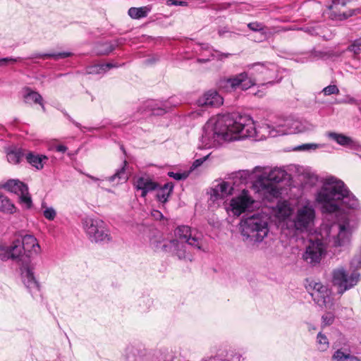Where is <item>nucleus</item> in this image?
Listing matches in <instances>:
<instances>
[{
	"mask_svg": "<svg viewBox=\"0 0 361 361\" xmlns=\"http://www.w3.org/2000/svg\"><path fill=\"white\" fill-rule=\"evenodd\" d=\"M127 165V161H124L123 166L116 171V172L106 179L109 182H114L116 179L118 180L126 181L128 179V176L126 172V166Z\"/></svg>",
	"mask_w": 361,
	"mask_h": 361,
	"instance_id": "obj_32",
	"label": "nucleus"
},
{
	"mask_svg": "<svg viewBox=\"0 0 361 361\" xmlns=\"http://www.w3.org/2000/svg\"><path fill=\"white\" fill-rule=\"evenodd\" d=\"M278 67L272 63H255L247 66V70L240 73L220 79L219 88L226 92L238 89L247 90L253 86L272 85L279 82Z\"/></svg>",
	"mask_w": 361,
	"mask_h": 361,
	"instance_id": "obj_4",
	"label": "nucleus"
},
{
	"mask_svg": "<svg viewBox=\"0 0 361 361\" xmlns=\"http://www.w3.org/2000/svg\"><path fill=\"white\" fill-rule=\"evenodd\" d=\"M333 361H360L358 357L350 354L348 349L336 350L332 355Z\"/></svg>",
	"mask_w": 361,
	"mask_h": 361,
	"instance_id": "obj_24",
	"label": "nucleus"
},
{
	"mask_svg": "<svg viewBox=\"0 0 361 361\" xmlns=\"http://www.w3.org/2000/svg\"><path fill=\"white\" fill-rule=\"evenodd\" d=\"M327 136L331 140H334L338 145L343 147L354 148L356 145L354 141L350 137H348L341 133L330 132L327 133Z\"/></svg>",
	"mask_w": 361,
	"mask_h": 361,
	"instance_id": "obj_22",
	"label": "nucleus"
},
{
	"mask_svg": "<svg viewBox=\"0 0 361 361\" xmlns=\"http://www.w3.org/2000/svg\"><path fill=\"white\" fill-rule=\"evenodd\" d=\"M116 67L115 64L111 63L94 64L87 68L86 72L87 74H103L111 68Z\"/></svg>",
	"mask_w": 361,
	"mask_h": 361,
	"instance_id": "obj_25",
	"label": "nucleus"
},
{
	"mask_svg": "<svg viewBox=\"0 0 361 361\" xmlns=\"http://www.w3.org/2000/svg\"><path fill=\"white\" fill-rule=\"evenodd\" d=\"M168 176L171 178H174L177 180H184L185 179L188 174L187 173H175L173 171H170L168 173Z\"/></svg>",
	"mask_w": 361,
	"mask_h": 361,
	"instance_id": "obj_41",
	"label": "nucleus"
},
{
	"mask_svg": "<svg viewBox=\"0 0 361 361\" xmlns=\"http://www.w3.org/2000/svg\"><path fill=\"white\" fill-rule=\"evenodd\" d=\"M40 252L41 247L37 238L30 234L23 235L21 240H15L9 245L0 244V259H11L19 264L23 283L34 298L41 297V293L40 284L35 276V265L32 259Z\"/></svg>",
	"mask_w": 361,
	"mask_h": 361,
	"instance_id": "obj_3",
	"label": "nucleus"
},
{
	"mask_svg": "<svg viewBox=\"0 0 361 361\" xmlns=\"http://www.w3.org/2000/svg\"><path fill=\"white\" fill-rule=\"evenodd\" d=\"M277 207V217L283 222V226L293 235L307 231L314 226L316 212L310 203L299 205L295 211L286 203Z\"/></svg>",
	"mask_w": 361,
	"mask_h": 361,
	"instance_id": "obj_5",
	"label": "nucleus"
},
{
	"mask_svg": "<svg viewBox=\"0 0 361 361\" xmlns=\"http://www.w3.org/2000/svg\"><path fill=\"white\" fill-rule=\"evenodd\" d=\"M315 202L323 214L336 213L341 204L346 210L339 213L333 224L323 225L320 233L308 240L302 259L312 267L320 264L328 246L335 248L349 246L361 218L359 200L342 180L334 176L323 180L315 194Z\"/></svg>",
	"mask_w": 361,
	"mask_h": 361,
	"instance_id": "obj_1",
	"label": "nucleus"
},
{
	"mask_svg": "<svg viewBox=\"0 0 361 361\" xmlns=\"http://www.w3.org/2000/svg\"><path fill=\"white\" fill-rule=\"evenodd\" d=\"M207 157H208V155H207V156L204 157L203 158H200V159H196V160L192 163V165L191 168H192V169H196V168L199 167L200 166H201V165L203 164V162H204V161H206V159H207Z\"/></svg>",
	"mask_w": 361,
	"mask_h": 361,
	"instance_id": "obj_45",
	"label": "nucleus"
},
{
	"mask_svg": "<svg viewBox=\"0 0 361 361\" xmlns=\"http://www.w3.org/2000/svg\"><path fill=\"white\" fill-rule=\"evenodd\" d=\"M223 33H224V30H219V35H223Z\"/></svg>",
	"mask_w": 361,
	"mask_h": 361,
	"instance_id": "obj_53",
	"label": "nucleus"
},
{
	"mask_svg": "<svg viewBox=\"0 0 361 361\" xmlns=\"http://www.w3.org/2000/svg\"><path fill=\"white\" fill-rule=\"evenodd\" d=\"M72 56H73V53L71 51L51 52L44 54L35 53L30 55L27 59H33L51 58L56 61H58L59 59L71 57Z\"/></svg>",
	"mask_w": 361,
	"mask_h": 361,
	"instance_id": "obj_23",
	"label": "nucleus"
},
{
	"mask_svg": "<svg viewBox=\"0 0 361 361\" xmlns=\"http://www.w3.org/2000/svg\"><path fill=\"white\" fill-rule=\"evenodd\" d=\"M167 2L169 5L183 6L186 4L185 2L178 0H168Z\"/></svg>",
	"mask_w": 361,
	"mask_h": 361,
	"instance_id": "obj_47",
	"label": "nucleus"
},
{
	"mask_svg": "<svg viewBox=\"0 0 361 361\" xmlns=\"http://www.w3.org/2000/svg\"><path fill=\"white\" fill-rule=\"evenodd\" d=\"M351 0H333L332 4L329 6V8L333 10V13L338 20H345L352 16L354 14V11H349L348 12H343L337 13V7L338 6H345Z\"/></svg>",
	"mask_w": 361,
	"mask_h": 361,
	"instance_id": "obj_21",
	"label": "nucleus"
},
{
	"mask_svg": "<svg viewBox=\"0 0 361 361\" xmlns=\"http://www.w3.org/2000/svg\"><path fill=\"white\" fill-rule=\"evenodd\" d=\"M82 228L92 243L109 242L110 231L106 223L100 219L85 216L81 220Z\"/></svg>",
	"mask_w": 361,
	"mask_h": 361,
	"instance_id": "obj_9",
	"label": "nucleus"
},
{
	"mask_svg": "<svg viewBox=\"0 0 361 361\" xmlns=\"http://www.w3.org/2000/svg\"><path fill=\"white\" fill-rule=\"evenodd\" d=\"M149 11L150 8L147 6L131 7L129 8L128 13L133 19H140L146 17Z\"/></svg>",
	"mask_w": 361,
	"mask_h": 361,
	"instance_id": "obj_29",
	"label": "nucleus"
},
{
	"mask_svg": "<svg viewBox=\"0 0 361 361\" xmlns=\"http://www.w3.org/2000/svg\"><path fill=\"white\" fill-rule=\"evenodd\" d=\"M173 189V184L172 183H166L157 193V200L165 203L167 202L169 197Z\"/></svg>",
	"mask_w": 361,
	"mask_h": 361,
	"instance_id": "obj_28",
	"label": "nucleus"
},
{
	"mask_svg": "<svg viewBox=\"0 0 361 361\" xmlns=\"http://www.w3.org/2000/svg\"><path fill=\"white\" fill-rule=\"evenodd\" d=\"M324 147L322 144H315V143H306L298 145L295 148V150L298 151H311L316 150L317 149L322 148Z\"/></svg>",
	"mask_w": 361,
	"mask_h": 361,
	"instance_id": "obj_34",
	"label": "nucleus"
},
{
	"mask_svg": "<svg viewBox=\"0 0 361 361\" xmlns=\"http://www.w3.org/2000/svg\"><path fill=\"white\" fill-rule=\"evenodd\" d=\"M121 42L117 40L115 43L105 42L97 45V52L98 54L106 55L111 53Z\"/></svg>",
	"mask_w": 361,
	"mask_h": 361,
	"instance_id": "obj_30",
	"label": "nucleus"
},
{
	"mask_svg": "<svg viewBox=\"0 0 361 361\" xmlns=\"http://www.w3.org/2000/svg\"><path fill=\"white\" fill-rule=\"evenodd\" d=\"M334 315L331 312H327L322 317V326H329L333 324L334 321Z\"/></svg>",
	"mask_w": 361,
	"mask_h": 361,
	"instance_id": "obj_38",
	"label": "nucleus"
},
{
	"mask_svg": "<svg viewBox=\"0 0 361 361\" xmlns=\"http://www.w3.org/2000/svg\"><path fill=\"white\" fill-rule=\"evenodd\" d=\"M20 61H21V58L20 57H17V58H13V57L2 58V59H0V66L6 65L7 62L15 63V62H18Z\"/></svg>",
	"mask_w": 361,
	"mask_h": 361,
	"instance_id": "obj_44",
	"label": "nucleus"
},
{
	"mask_svg": "<svg viewBox=\"0 0 361 361\" xmlns=\"http://www.w3.org/2000/svg\"><path fill=\"white\" fill-rule=\"evenodd\" d=\"M55 149L59 152L64 153L67 150V147L63 145H58L55 146Z\"/></svg>",
	"mask_w": 361,
	"mask_h": 361,
	"instance_id": "obj_49",
	"label": "nucleus"
},
{
	"mask_svg": "<svg viewBox=\"0 0 361 361\" xmlns=\"http://www.w3.org/2000/svg\"><path fill=\"white\" fill-rule=\"evenodd\" d=\"M250 176L248 171H239L235 175V178H239L241 180V183H246L247 178Z\"/></svg>",
	"mask_w": 361,
	"mask_h": 361,
	"instance_id": "obj_43",
	"label": "nucleus"
},
{
	"mask_svg": "<svg viewBox=\"0 0 361 361\" xmlns=\"http://www.w3.org/2000/svg\"><path fill=\"white\" fill-rule=\"evenodd\" d=\"M234 188L232 183L229 181H217L211 190V199L213 201L224 199L228 195H233Z\"/></svg>",
	"mask_w": 361,
	"mask_h": 361,
	"instance_id": "obj_14",
	"label": "nucleus"
},
{
	"mask_svg": "<svg viewBox=\"0 0 361 361\" xmlns=\"http://www.w3.org/2000/svg\"><path fill=\"white\" fill-rule=\"evenodd\" d=\"M0 212L9 214L16 212L15 205L3 194H0Z\"/></svg>",
	"mask_w": 361,
	"mask_h": 361,
	"instance_id": "obj_26",
	"label": "nucleus"
},
{
	"mask_svg": "<svg viewBox=\"0 0 361 361\" xmlns=\"http://www.w3.org/2000/svg\"><path fill=\"white\" fill-rule=\"evenodd\" d=\"M348 50L354 55L361 54V37L353 40L348 46Z\"/></svg>",
	"mask_w": 361,
	"mask_h": 361,
	"instance_id": "obj_35",
	"label": "nucleus"
},
{
	"mask_svg": "<svg viewBox=\"0 0 361 361\" xmlns=\"http://www.w3.org/2000/svg\"><path fill=\"white\" fill-rule=\"evenodd\" d=\"M42 207L44 208L43 211L44 216L49 221L54 220L56 216L55 209L53 207H44V205H42Z\"/></svg>",
	"mask_w": 361,
	"mask_h": 361,
	"instance_id": "obj_37",
	"label": "nucleus"
},
{
	"mask_svg": "<svg viewBox=\"0 0 361 361\" xmlns=\"http://www.w3.org/2000/svg\"><path fill=\"white\" fill-rule=\"evenodd\" d=\"M262 167L260 166H256L255 169H254V171L255 172H257V171H262Z\"/></svg>",
	"mask_w": 361,
	"mask_h": 361,
	"instance_id": "obj_52",
	"label": "nucleus"
},
{
	"mask_svg": "<svg viewBox=\"0 0 361 361\" xmlns=\"http://www.w3.org/2000/svg\"><path fill=\"white\" fill-rule=\"evenodd\" d=\"M145 355V349L140 345H128L123 354L124 361H138Z\"/></svg>",
	"mask_w": 361,
	"mask_h": 361,
	"instance_id": "obj_17",
	"label": "nucleus"
},
{
	"mask_svg": "<svg viewBox=\"0 0 361 361\" xmlns=\"http://www.w3.org/2000/svg\"><path fill=\"white\" fill-rule=\"evenodd\" d=\"M153 305V300L149 295H144L137 300L139 311L146 312L150 310Z\"/></svg>",
	"mask_w": 361,
	"mask_h": 361,
	"instance_id": "obj_31",
	"label": "nucleus"
},
{
	"mask_svg": "<svg viewBox=\"0 0 361 361\" xmlns=\"http://www.w3.org/2000/svg\"><path fill=\"white\" fill-rule=\"evenodd\" d=\"M27 161L37 170L44 168V164L48 160V157L43 154H37L33 152H28L25 154Z\"/></svg>",
	"mask_w": 361,
	"mask_h": 361,
	"instance_id": "obj_19",
	"label": "nucleus"
},
{
	"mask_svg": "<svg viewBox=\"0 0 361 361\" xmlns=\"http://www.w3.org/2000/svg\"><path fill=\"white\" fill-rule=\"evenodd\" d=\"M63 114L64 116L71 121L72 122L77 128H80V129H82V128H86L85 127H82L79 123L76 122L75 121H74L71 116L67 114L66 112H63Z\"/></svg>",
	"mask_w": 361,
	"mask_h": 361,
	"instance_id": "obj_46",
	"label": "nucleus"
},
{
	"mask_svg": "<svg viewBox=\"0 0 361 361\" xmlns=\"http://www.w3.org/2000/svg\"><path fill=\"white\" fill-rule=\"evenodd\" d=\"M254 200L247 190L243 189L237 196L233 197L229 203L228 211H231L233 215L240 216L252 207Z\"/></svg>",
	"mask_w": 361,
	"mask_h": 361,
	"instance_id": "obj_12",
	"label": "nucleus"
},
{
	"mask_svg": "<svg viewBox=\"0 0 361 361\" xmlns=\"http://www.w3.org/2000/svg\"><path fill=\"white\" fill-rule=\"evenodd\" d=\"M322 92L324 95L338 94L339 93V90L336 85H330L324 87Z\"/></svg>",
	"mask_w": 361,
	"mask_h": 361,
	"instance_id": "obj_40",
	"label": "nucleus"
},
{
	"mask_svg": "<svg viewBox=\"0 0 361 361\" xmlns=\"http://www.w3.org/2000/svg\"><path fill=\"white\" fill-rule=\"evenodd\" d=\"M152 214L155 216V217H162V214L161 212H159V211H154Z\"/></svg>",
	"mask_w": 361,
	"mask_h": 361,
	"instance_id": "obj_51",
	"label": "nucleus"
},
{
	"mask_svg": "<svg viewBox=\"0 0 361 361\" xmlns=\"http://www.w3.org/2000/svg\"><path fill=\"white\" fill-rule=\"evenodd\" d=\"M86 176H87L88 178H90L91 180H94V181H98V182H100V181H101V180H100V179H99V178H96V177H94V176H92L90 175V174H86Z\"/></svg>",
	"mask_w": 361,
	"mask_h": 361,
	"instance_id": "obj_50",
	"label": "nucleus"
},
{
	"mask_svg": "<svg viewBox=\"0 0 361 361\" xmlns=\"http://www.w3.org/2000/svg\"><path fill=\"white\" fill-rule=\"evenodd\" d=\"M360 280V274L358 272L353 271L349 275L343 267L336 268L332 271V283L337 287V292L340 295L353 288Z\"/></svg>",
	"mask_w": 361,
	"mask_h": 361,
	"instance_id": "obj_10",
	"label": "nucleus"
},
{
	"mask_svg": "<svg viewBox=\"0 0 361 361\" xmlns=\"http://www.w3.org/2000/svg\"><path fill=\"white\" fill-rule=\"evenodd\" d=\"M23 98L25 102L27 104H39L42 106V110L45 111V107L42 102V97L37 92L33 91L30 88L27 87L25 89Z\"/></svg>",
	"mask_w": 361,
	"mask_h": 361,
	"instance_id": "obj_20",
	"label": "nucleus"
},
{
	"mask_svg": "<svg viewBox=\"0 0 361 361\" xmlns=\"http://www.w3.org/2000/svg\"><path fill=\"white\" fill-rule=\"evenodd\" d=\"M24 156L25 154L23 149L15 147L7 153V159L11 164H17L20 162Z\"/></svg>",
	"mask_w": 361,
	"mask_h": 361,
	"instance_id": "obj_27",
	"label": "nucleus"
},
{
	"mask_svg": "<svg viewBox=\"0 0 361 361\" xmlns=\"http://www.w3.org/2000/svg\"><path fill=\"white\" fill-rule=\"evenodd\" d=\"M287 176L288 173L281 168H264L258 178L259 191L268 198L279 197L281 192L276 184Z\"/></svg>",
	"mask_w": 361,
	"mask_h": 361,
	"instance_id": "obj_8",
	"label": "nucleus"
},
{
	"mask_svg": "<svg viewBox=\"0 0 361 361\" xmlns=\"http://www.w3.org/2000/svg\"><path fill=\"white\" fill-rule=\"evenodd\" d=\"M175 239L163 243L161 248L179 259L191 260L192 250L202 249V235L188 226H180L175 231Z\"/></svg>",
	"mask_w": 361,
	"mask_h": 361,
	"instance_id": "obj_6",
	"label": "nucleus"
},
{
	"mask_svg": "<svg viewBox=\"0 0 361 361\" xmlns=\"http://www.w3.org/2000/svg\"><path fill=\"white\" fill-rule=\"evenodd\" d=\"M197 103L200 106L218 107L223 104V98L216 91L210 90L200 97Z\"/></svg>",
	"mask_w": 361,
	"mask_h": 361,
	"instance_id": "obj_16",
	"label": "nucleus"
},
{
	"mask_svg": "<svg viewBox=\"0 0 361 361\" xmlns=\"http://www.w3.org/2000/svg\"><path fill=\"white\" fill-rule=\"evenodd\" d=\"M301 122L291 118H279L271 124L255 127L247 115L230 114L212 117L204 126L201 142L204 147H216L224 142L252 137L256 140L302 133L308 130Z\"/></svg>",
	"mask_w": 361,
	"mask_h": 361,
	"instance_id": "obj_2",
	"label": "nucleus"
},
{
	"mask_svg": "<svg viewBox=\"0 0 361 361\" xmlns=\"http://www.w3.org/2000/svg\"><path fill=\"white\" fill-rule=\"evenodd\" d=\"M317 348L320 351H325L329 348V342L327 337L319 332L317 336Z\"/></svg>",
	"mask_w": 361,
	"mask_h": 361,
	"instance_id": "obj_33",
	"label": "nucleus"
},
{
	"mask_svg": "<svg viewBox=\"0 0 361 361\" xmlns=\"http://www.w3.org/2000/svg\"><path fill=\"white\" fill-rule=\"evenodd\" d=\"M195 51L199 53L201 57L197 59L199 63H206L212 59L218 58L222 59L228 57V54H220L219 51L212 49L208 44H200L197 45Z\"/></svg>",
	"mask_w": 361,
	"mask_h": 361,
	"instance_id": "obj_15",
	"label": "nucleus"
},
{
	"mask_svg": "<svg viewBox=\"0 0 361 361\" xmlns=\"http://www.w3.org/2000/svg\"><path fill=\"white\" fill-rule=\"evenodd\" d=\"M247 27L250 30L254 32H260L262 33H265L264 29L265 26L264 24L258 22H252L247 24Z\"/></svg>",
	"mask_w": 361,
	"mask_h": 361,
	"instance_id": "obj_36",
	"label": "nucleus"
},
{
	"mask_svg": "<svg viewBox=\"0 0 361 361\" xmlns=\"http://www.w3.org/2000/svg\"><path fill=\"white\" fill-rule=\"evenodd\" d=\"M269 217L262 213L243 219L240 230L243 240L252 244L262 243L269 233Z\"/></svg>",
	"mask_w": 361,
	"mask_h": 361,
	"instance_id": "obj_7",
	"label": "nucleus"
},
{
	"mask_svg": "<svg viewBox=\"0 0 361 361\" xmlns=\"http://www.w3.org/2000/svg\"><path fill=\"white\" fill-rule=\"evenodd\" d=\"M311 295L319 306L329 310L334 308V301L332 291L327 286L320 282L314 283Z\"/></svg>",
	"mask_w": 361,
	"mask_h": 361,
	"instance_id": "obj_11",
	"label": "nucleus"
},
{
	"mask_svg": "<svg viewBox=\"0 0 361 361\" xmlns=\"http://www.w3.org/2000/svg\"><path fill=\"white\" fill-rule=\"evenodd\" d=\"M201 361H229L227 360L224 355L216 354L214 356H211L204 359H202Z\"/></svg>",
	"mask_w": 361,
	"mask_h": 361,
	"instance_id": "obj_42",
	"label": "nucleus"
},
{
	"mask_svg": "<svg viewBox=\"0 0 361 361\" xmlns=\"http://www.w3.org/2000/svg\"><path fill=\"white\" fill-rule=\"evenodd\" d=\"M3 188L8 191L18 195L20 202L25 204L27 208L31 207L32 199L28 192L27 185L18 180L11 179L3 185Z\"/></svg>",
	"mask_w": 361,
	"mask_h": 361,
	"instance_id": "obj_13",
	"label": "nucleus"
},
{
	"mask_svg": "<svg viewBox=\"0 0 361 361\" xmlns=\"http://www.w3.org/2000/svg\"><path fill=\"white\" fill-rule=\"evenodd\" d=\"M300 30L312 35H314L315 34H317L316 31H315V29L314 27H302L300 28Z\"/></svg>",
	"mask_w": 361,
	"mask_h": 361,
	"instance_id": "obj_48",
	"label": "nucleus"
},
{
	"mask_svg": "<svg viewBox=\"0 0 361 361\" xmlns=\"http://www.w3.org/2000/svg\"><path fill=\"white\" fill-rule=\"evenodd\" d=\"M350 265L355 269H361V247L352 259Z\"/></svg>",
	"mask_w": 361,
	"mask_h": 361,
	"instance_id": "obj_39",
	"label": "nucleus"
},
{
	"mask_svg": "<svg viewBox=\"0 0 361 361\" xmlns=\"http://www.w3.org/2000/svg\"><path fill=\"white\" fill-rule=\"evenodd\" d=\"M137 190H141V196L145 197L147 194L156 190L157 184L149 178L139 177L135 183Z\"/></svg>",
	"mask_w": 361,
	"mask_h": 361,
	"instance_id": "obj_18",
	"label": "nucleus"
}]
</instances>
